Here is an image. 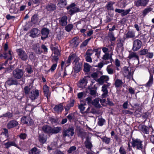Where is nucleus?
<instances>
[{"instance_id": "1", "label": "nucleus", "mask_w": 154, "mask_h": 154, "mask_svg": "<svg viewBox=\"0 0 154 154\" xmlns=\"http://www.w3.org/2000/svg\"><path fill=\"white\" fill-rule=\"evenodd\" d=\"M42 131L45 133L49 135L53 134L58 133L61 130L60 127H56L52 128L49 125H45L42 128Z\"/></svg>"}, {"instance_id": "2", "label": "nucleus", "mask_w": 154, "mask_h": 154, "mask_svg": "<svg viewBox=\"0 0 154 154\" xmlns=\"http://www.w3.org/2000/svg\"><path fill=\"white\" fill-rule=\"evenodd\" d=\"M142 142V141L140 139H133L131 142L132 146L133 148H136L137 149L142 150L143 148Z\"/></svg>"}, {"instance_id": "3", "label": "nucleus", "mask_w": 154, "mask_h": 154, "mask_svg": "<svg viewBox=\"0 0 154 154\" xmlns=\"http://www.w3.org/2000/svg\"><path fill=\"white\" fill-rule=\"evenodd\" d=\"M62 134L63 137L64 138H65L66 136L72 137L74 134V128L72 126L69 127L67 129L63 130Z\"/></svg>"}, {"instance_id": "4", "label": "nucleus", "mask_w": 154, "mask_h": 154, "mask_svg": "<svg viewBox=\"0 0 154 154\" xmlns=\"http://www.w3.org/2000/svg\"><path fill=\"white\" fill-rule=\"evenodd\" d=\"M19 58L23 61H26L28 58V56L25 52L22 49H17L16 50Z\"/></svg>"}, {"instance_id": "5", "label": "nucleus", "mask_w": 154, "mask_h": 154, "mask_svg": "<svg viewBox=\"0 0 154 154\" xmlns=\"http://www.w3.org/2000/svg\"><path fill=\"white\" fill-rule=\"evenodd\" d=\"M142 42L139 39L134 40L133 42V46L132 50L134 51H136L139 50L142 46Z\"/></svg>"}, {"instance_id": "6", "label": "nucleus", "mask_w": 154, "mask_h": 154, "mask_svg": "<svg viewBox=\"0 0 154 154\" xmlns=\"http://www.w3.org/2000/svg\"><path fill=\"white\" fill-rule=\"evenodd\" d=\"M23 72L22 69H16L13 72V76L16 79H20L23 76Z\"/></svg>"}, {"instance_id": "7", "label": "nucleus", "mask_w": 154, "mask_h": 154, "mask_svg": "<svg viewBox=\"0 0 154 154\" xmlns=\"http://www.w3.org/2000/svg\"><path fill=\"white\" fill-rule=\"evenodd\" d=\"M123 74L125 77H132L133 72H131V69L129 66H125L123 68Z\"/></svg>"}, {"instance_id": "8", "label": "nucleus", "mask_w": 154, "mask_h": 154, "mask_svg": "<svg viewBox=\"0 0 154 154\" xmlns=\"http://www.w3.org/2000/svg\"><path fill=\"white\" fill-rule=\"evenodd\" d=\"M76 62L74 63L73 69L75 73L79 72L81 69L82 67V64L81 62H79V60H75Z\"/></svg>"}, {"instance_id": "9", "label": "nucleus", "mask_w": 154, "mask_h": 154, "mask_svg": "<svg viewBox=\"0 0 154 154\" xmlns=\"http://www.w3.org/2000/svg\"><path fill=\"white\" fill-rule=\"evenodd\" d=\"M109 80V78L108 76L103 75L101 76L99 78L96 80V81L100 85H103L104 82L108 84L107 81Z\"/></svg>"}, {"instance_id": "10", "label": "nucleus", "mask_w": 154, "mask_h": 154, "mask_svg": "<svg viewBox=\"0 0 154 154\" xmlns=\"http://www.w3.org/2000/svg\"><path fill=\"white\" fill-rule=\"evenodd\" d=\"M77 130V135L78 137H81L82 140L85 138L86 139L88 136H91L89 134H87L86 132H85L83 129L80 127H78Z\"/></svg>"}, {"instance_id": "11", "label": "nucleus", "mask_w": 154, "mask_h": 154, "mask_svg": "<svg viewBox=\"0 0 154 154\" xmlns=\"http://www.w3.org/2000/svg\"><path fill=\"white\" fill-rule=\"evenodd\" d=\"M79 57H78L75 54L72 53L69 57L67 63H68L70 64L71 62L72 61L74 60V61L73 62V63L76 62V60H79Z\"/></svg>"}, {"instance_id": "12", "label": "nucleus", "mask_w": 154, "mask_h": 154, "mask_svg": "<svg viewBox=\"0 0 154 154\" xmlns=\"http://www.w3.org/2000/svg\"><path fill=\"white\" fill-rule=\"evenodd\" d=\"M149 72L150 73L149 79L148 82L146 84V86L147 87H149L152 85L153 82V75L150 73V71L154 73V67L152 66L150 68V70L148 69Z\"/></svg>"}, {"instance_id": "13", "label": "nucleus", "mask_w": 154, "mask_h": 154, "mask_svg": "<svg viewBox=\"0 0 154 154\" xmlns=\"http://www.w3.org/2000/svg\"><path fill=\"white\" fill-rule=\"evenodd\" d=\"M149 2V0H138L134 2V4L137 7H145L147 5Z\"/></svg>"}, {"instance_id": "14", "label": "nucleus", "mask_w": 154, "mask_h": 154, "mask_svg": "<svg viewBox=\"0 0 154 154\" xmlns=\"http://www.w3.org/2000/svg\"><path fill=\"white\" fill-rule=\"evenodd\" d=\"M49 32V30L47 28H43L41 30L42 36L41 39L44 40L46 38L48 37V34Z\"/></svg>"}, {"instance_id": "15", "label": "nucleus", "mask_w": 154, "mask_h": 154, "mask_svg": "<svg viewBox=\"0 0 154 154\" xmlns=\"http://www.w3.org/2000/svg\"><path fill=\"white\" fill-rule=\"evenodd\" d=\"M19 124L18 122L15 119L11 120L10 121L7 125V128L8 129H11L17 127Z\"/></svg>"}, {"instance_id": "16", "label": "nucleus", "mask_w": 154, "mask_h": 154, "mask_svg": "<svg viewBox=\"0 0 154 154\" xmlns=\"http://www.w3.org/2000/svg\"><path fill=\"white\" fill-rule=\"evenodd\" d=\"M91 136H88L86 137V140L84 144L86 147L88 149H91L93 145L91 142Z\"/></svg>"}, {"instance_id": "17", "label": "nucleus", "mask_w": 154, "mask_h": 154, "mask_svg": "<svg viewBox=\"0 0 154 154\" xmlns=\"http://www.w3.org/2000/svg\"><path fill=\"white\" fill-rule=\"evenodd\" d=\"M128 60H137L138 63L139 62V57L136 53L134 52H131L129 54L128 57Z\"/></svg>"}, {"instance_id": "18", "label": "nucleus", "mask_w": 154, "mask_h": 154, "mask_svg": "<svg viewBox=\"0 0 154 154\" xmlns=\"http://www.w3.org/2000/svg\"><path fill=\"white\" fill-rule=\"evenodd\" d=\"M47 138V135L43 133L41 134L38 133V140L40 143H44L46 142Z\"/></svg>"}, {"instance_id": "19", "label": "nucleus", "mask_w": 154, "mask_h": 154, "mask_svg": "<svg viewBox=\"0 0 154 154\" xmlns=\"http://www.w3.org/2000/svg\"><path fill=\"white\" fill-rule=\"evenodd\" d=\"M39 92L38 90H35V91H31L29 94V97L32 100H34L39 96Z\"/></svg>"}, {"instance_id": "20", "label": "nucleus", "mask_w": 154, "mask_h": 154, "mask_svg": "<svg viewBox=\"0 0 154 154\" xmlns=\"http://www.w3.org/2000/svg\"><path fill=\"white\" fill-rule=\"evenodd\" d=\"M111 84L110 83H108L107 84H104L102 87V91L103 92L102 94L103 97H105L108 93V91L107 89L109 86H110Z\"/></svg>"}, {"instance_id": "21", "label": "nucleus", "mask_w": 154, "mask_h": 154, "mask_svg": "<svg viewBox=\"0 0 154 154\" xmlns=\"http://www.w3.org/2000/svg\"><path fill=\"white\" fill-rule=\"evenodd\" d=\"M131 10L130 9L127 10H125L124 9H120L116 8L115 9V11L119 13H121L122 16H124L128 14Z\"/></svg>"}, {"instance_id": "22", "label": "nucleus", "mask_w": 154, "mask_h": 154, "mask_svg": "<svg viewBox=\"0 0 154 154\" xmlns=\"http://www.w3.org/2000/svg\"><path fill=\"white\" fill-rule=\"evenodd\" d=\"M67 17L66 16L62 17L59 20V24L62 26H65L67 23Z\"/></svg>"}, {"instance_id": "23", "label": "nucleus", "mask_w": 154, "mask_h": 154, "mask_svg": "<svg viewBox=\"0 0 154 154\" xmlns=\"http://www.w3.org/2000/svg\"><path fill=\"white\" fill-rule=\"evenodd\" d=\"M22 122L24 124L31 125L33 123L32 120L29 117L23 116L21 118Z\"/></svg>"}, {"instance_id": "24", "label": "nucleus", "mask_w": 154, "mask_h": 154, "mask_svg": "<svg viewBox=\"0 0 154 154\" xmlns=\"http://www.w3.org/2000/svg\"><path fill=\"white\" fill-rule=\"evenodd\" d=\"M40 33V31L37 29L34 28L32 29L30 32V36L34 38L38 36Z\"/></svg>"}, {"instance_id": "25", "label": "nucleus", "mask_w": 154, "mask_h": 154, "mask_svg": "<svg viewBox=\"0 0 154 154\" xmlns=\"http://www.w3.org/2000/svg\"><path fill=\"white\" fill-rule=\"evenodd\" d=\"M79 40L78 38L75 37L70 41V46L73 48L76 47L79 45Z\"/></svg>"}, {"instance_id": "26", "label": "nucleus", "mask_w": 154, "mask_h": 154, "mask_svg": "<svg viewBox=\"0 0 154 154\" xmlns=\"http://www.w3.org/2000/svg\"><path fill=\"white\" fill-rule=\"evenodd\" d=\"M56 5L53 3H48L46 6V8L47 11L52 12L56 9Z\"/></svg>"}, {"instance_id": "27", "label": "nucleus", "mask_w": 154, "mask_h": 154, "mask_svg": "<svg viewBox=\"0 0 154 154\" xmlns=\"http://www.w3.org/2000/svg\"><path fill=\"white\" fill-rule=\"evenodd\" d=\"M54 112L57 113H61L63 110L62 103H60L58 105H56L54 108Z\"/></svg>"}, {"instance_id": "28", "label": "nucleus", "mask_w": 154, "mask_h": 154, "mask_svg": "<svg viewBox=\"0 0 154 154\" xmlns=\"http://www.w3.org/2000/svg\"><path fill=\"white\" fill-rule=\"evenodd\" d=\"M43 90L45 96L47 97V99H48V97L50 95V93L48 87L46 85L43 87Z\"/></svg>"}, {"instance_id": "29", "label": "nucleus", "mask_w": 154, "mask_h": 154, "mask_svg": "<svg viewBox=\"0 0 154 154\" xmlns=\"http://www.w3.org/2000/svg\"><path fill=\"white\" fill-rule=\"evenodd\" d=\"M6 83L7 85H17L19 84L17 81L16 79H9L6 81Z\"/></svg>"}, {"instance_id": "30", "label": "nucleus", "mask_w": 154, "mask_h": 154, "mask_svg": "<svg viewBox=\"0 0 154 154\" xmlns=\"http://www.w3.org/2000/svg\"><path fill=\"white\" fill-rule=\"evenodd\" d=\"M33 49L37 54H40L42 52L40 49V47L38 44H35L33 45Z\"/></svg>"}, {"instance_id": "31", "label": "nucleus", "mask_w": 154, "mask_h": 154, "mask_svg": "<svg viewBox=\"0 0 154 154\" xmlns=\"http://www.w3.org/2000/svg\"><path fill=\"white\" fill-rule=\"evenodd\" d=\"M4 145L5 146V147L6 149H8L10 146H14L18 148H19L17 146V145L13 141H8L5 143Z\"/></svg>"}, {"instance_id": "32", "label": "nucleus", "mask_w": 154, "mask_h": 154, "mask_svg": "<svg viewBox=\"0 0 154 154\" xmlns=\"http://www.w3.org/2000/svg\"><path fill=\"white\" fill-rule=\"evenodd\" d=\"M87 84V82L86 80L83 79L79 81L78 86L79 87L83 88Z\"/></svg>"}, {"instance_id": "33", "label": "nucleus", "mask_w": 154, "mask_h": 154, "mask_svg": "<svg viewBox=\"0 0 154 154\" xmlns=\"http://www.w3.org/2000/svg\"><path fill=\"white\" fill-rule=\"evenodd\" d=\"M75 100H73L72 101H71V102L70 103L66 105V106L65 107V109L66 110V113L65 114V115L68 113V111L69 110L70 108L71 107H72L74 104Z\"/></svg>"}, {"instance_id": "34", "label": "nucleus", "mask_w": 154, "mask_h": 154, "mask_svg": "<svg viewBox=\"0 0 154 154\" xmlns=\"http://www.w3.org/2000/svg\"><path fill=\"white\" fill-rule=\"evenodd\" d=\"M124 84L122 81L120 79H117L115 81L114 85L116 88H119L121 87Z\"/></svg>"}, {"instance_id": "35", "label": "nucleus", "mask_w": 154, "mask_h": 154, "mask_svg": "<svg viewBox=\"0 0 154 154\" xmlns=\"http://www.w3.org/2000/svg\"><path fill=\"white\" fill-rule=\"evenodd\" d=\"M115 3L113 2H109L106 6L107 10H114V8L113 7V5Z\"/></svg>"}, {"instance_id": "36", "label": "nucleus", "mask_w": 154, "mask_h": 154, "mask_svg": "<svg viewBox=\"0 0 154 154\" xmlns=\"http://www.w3.org/2000/svg\"><path fill=\"white\" fill-rule=\"evenodd\" d=\"M40 151L35 147H34L29 151V154H40Z\"/></svg>"}, {"instance_id": "37", "label": "nucleus", "mask_w": 154, "mask_h": 154, "mask_svg": "<svg viewBox=\"0 0 154 154\" xmlns=\"http://www.w3.org/2000/svg\"><path fill=\"white\" fill-rule=\"evenodd\" d=\"M32 87L31 85H29V86H26L25 87L24 89V93L26 95H29L30 94L29 92L30 90H31L32 88Z\"/></svg>"}, {"instance_id": "38", "label": "nucleus", "mask_w": 154, "mask_h": 154, "mask_svg": "<svg viewBox=\"0 0 154 154\" xmlns=\"http://www.w3.org/2000/svg\"><path fill=\"white\" fill-rule=\"evenodd\" d=\"M135 32L133 31H129L126 34V37L127 38H133L135 36Z\"/></svg>"}, {"instance_id": "39", "label": "nucleus", "mask_w": 154, "mask_h": 154, "mask_svg": "<svg viewBox=\"0 0 154 154\" xmlns=\"http://www.w3.org/2000/svg\"><path fill=\"white\" fill-rule=\"evenodd\" d=\"M80 11V9L77 7H74L70 9L69 11V14L72 15L74 13Z\"/></svg>"}, {"instance_id": "40", "label": "nucleus", "mask_w": 154, "mask_h": 154, "mask_svg": "<svg viewBox=\"0 0 154 154\" xmlns=\"http://www.w3.org/2000/svg\"><path fill=\"white\" fill-rule=\"evenodd\" d=\"M105 122L106 121L105 119L103 118L102 116H99L98 121L97 122L98 125L100 126H103L105 123Z\"/></svg>"}, {"instance_id": "41", "label": "nucleus", "mask_w": 154, "mask_h": 154, "mask_svg": "<svg viewBox=\"0 0 154 154\" xmlns=\"http://www.w3.org/2000/svg\"><path fill=\"white\" fill-rule=\"evenodd\" d=\"M66 5V0H60L59 2L57 4L58 6L61 8L64 7Z\"/></svg>"}, {"instance_id": "42", "label": "nucleus", "mask_w": 154, "mask_h": 154, "mask_svg": "<svg viewBox=\"0 0 154 154\" xmlns=\"http://www.w3.org/2000/svg\"><path fill=\"white\" fill-rule=\"evenodd\" d=\"M51 50L53 51L54 54L57 55H59L60 54V51L57 48L53 46L51 47Z\"/></svg>"}, {"instance_id": "43", "label": "nucleus", "mask_w": 154, "mask_h": 154, "mask_svg": "<svg viewBox=\"0 0 154 154\" xmlns=\"http://www.w3.org/2000/svg\"><path fill=\"white\" fill-rule=\"evenodd\" d=\"M91 66L88 63H85L84 65V70L86 72H88L90 71Z\"/></svg>"}, {"instance_id": "44", "label": "nucleus", "mask_w": 154, "mask_h": 154, "mask_svg": "<svg viewBox=\"0 0 154 154\" xmlns=\"http://www.w3.org/2000/svg\"><path fill=\"white\" fill-rule=\"evenodd\" d=\"M112 65H108L106 68V70L108 74H112L113 73L114 71L112 67Z\"/></svg>"}, {"instance_id": "45", "label": "nucleus", "mask_w": 154, "mask_h": 154, "mask_svg": "<svg viewBox=\"0 0 154 154\" xmlns=\"http://www.w3.org/2000/svg\"><path fill=\"white\" fill-rule=\"evenodd\" d=\"M100 137L102 140L103 142L106 144H108L110 142V139L109 138H108L106 136L102 137Z\"/></svg>"}, {"instance_id": "46", "label": "nucleus", "mask_w": 154, "mask_h": 154, "mask_svg": "<svg viewBox=\"0 0 154 154\" xmlns=\"http://www.w3.org/2000/svg\"><path fill=\"white\" fill-rule=\"evenodd\" d=\"M141 130L144 133L146 134H149L148 128L145 125H143L141 126Z\"/></svg>"}, {"instance_id": "47", "label": "nucleus", "mask_w": 154, "mask_h": 154, "mask_svg": "<svg viewBox=\"0 0 154 154\" xmlns=\"http://www.w3.org/2000/svg\"><path fill=\"white\" fill-rule=\"evenodd\" d=\"M99 101L98 99H95L92 102L93 105L97 108H100L101 106L99 103Z\"/></svg>"}, {"instance_id": "48", "label": "nucleus", "mask_w": 154, "mask_h": 154, "mask_svg": "<svg viewBox=\"0 0 154 154\" xmlns=\"http://www.w3.org/2000/svg\"><path fill=\"white\" fill-rule=\"evenodd\" d=\"M152 9V8L150 7L146 8L143 11V15L144 16H145L147 13L151 11Z\"/></svg>"}, {"instance_id": "49", "label": "nucleus", "mask_w": 154, "mask_h": 154, "mask_svg": "<svg viewBox=\"0 0 154 154\" xmlns=\"http://www.w3.org/2000/svg\"><path fill=\"white\" fill-rule=\"evenodd\" d=\"M3 116L5 117H8L10 119H13V115L12 113L8 112L5 113L3 114Z\"/></svg>"}, {"instance_id": "50", "label": "nucleus", "mask_w": 154, "mask_h": 154, "mask_svg": "<svg viewBox=\"0 0 154 154\" xmlns=\"http://www.w3.org/2000/svg\"><path fill=\"white\" fill-rule=\"evenodd\" d=\"M72 72L71 71V69L65 68L64 69L63 77H65L66 75H68L71 74Z\"/></svg>"}, {"instance_id": "51", "label": "nucleus", "mask_w": 154, "mask_h": 154, "mask_svg": "<svg viewBox=\"0 0 154 154\" xmlns=\"http://www.w3.org/2000/svg\"><path fill=\"white\" fill-rule=\"evenodd\" d=\"M88 88L89 89L90 94L92 96H96V93L97 88H95V89H93L90 87H89Z\"/></svg>"}, {"instance_id": "52", "label": "nucleus", "mask_w": 154, "mask_h": 154, "mask_svg": "<svg viewBox=\"0 0 154 154\" xmlns=\"http://www.w3.org/2000/svg\"><path fill=\"white\" fill-rule=\"evenodd\" d=\"M11 51L10 50H9L8 51V53H4V54L5 55V56H3V57L5 58H7V57L9 56H10V57L8 59V60H11L12 59V57L11 56Z\"/></svg>"}, {"instance_id": "53", "label": "nucleus", "mask_w": 154, "mask_h": 154, "mask_svg": "<svg viewBox=\"0 0 154 154\" xmlns=\"http://www.w3.org/2000/svg\"><path fill=\"white\" fill-rule=\"evenodd\" d=\"M37 20V15L36 14H34L32 17L31 22L34 23H35Z\"/></svg>"}, {"instance_id": "54", "label": "nucleus", "mask_w": 154, "mask_h": 154, "mask_svg": "<svg viewBox=\"0 0 154 154\" xmlns=\"http://www.w3.org/2000/svg\"><path fill=\"white\" fill-rule=\"evenodd\" d=\"M73 25L72 24H69L66 26L65 28L66 31L69 32H70L73 28Z\"/></svg>"}, {"instance_id": "55", "label": "nucleus", "mask_w": 154, "mask_h": 154, "mask_svg": "<svg viewBox=\"0 0 154 154\" xmlns=\"http://www.w3.org/2000/svg\"><path fill=\"white\" fill-rule=\"evenodd\" d=\"M85 106H86V105L85 103L84 104L81 103L79 106V108L80 109L82 113H83L82 112L84 110L85 108Z\"/></svg>"}, {"instance_id": "56", "label": "nucleus", "mask_w": 154, "mask_h": 154, "mask_svg": "<svg viewBox=\"0 0 154 154\" xmlns=\"http://www.w3.org/2000/svg\"><path fill=\"white\" fill-rule=\"evenodd\" d=\"M76 149V147L75 146H72L70 147L67 151L69 153H71L75 151Z\"/></svg>"}, {"instance_id": "57", "label": "nucleus", "mask_w": 154, "mask_h": 154, "mask_svg": "<svg viewBox=\"0 0 154 154\" xmlns=\"http://www.w3.org/2000/svg\"><path fill=\"white\" fill-rule=\"evenodd\" d=\"M91 76L92 78H94V79L96 80V79L99 77V72H93L91 74Z\"/></svg>"}, {"instance_id": "58", "label": "nucleus", "mask_w": 154, "mask_h": 154, "mask_svg": "<svg viewBox=\"0 0 154 154\" xmlns=\"http://www.w3.org/2000/svg\"><path fill=\"white\" fill-rule=\"evenodd\" d=\"M93 53V51L91 49H88L86 52V56H91Z\"/></svg>"}, {"instance_id": "59", "label": "nucleus", "mask_w": 154, "mask_h": 154, "mask_svg": "<svg viewBox=\"0 0 154 154\" xmlns=\"http://www.w3.org/2000/svg\"><path fill=\"white\" fill-rule=\"evenodd\" d=\"M109 36L110 38V40L114 41L116 39V38L114 36L113 32H110L109 34Z\"/></svg>"}, {"instance_id": "60", "label": "nucleus", "mask_w": 154, "mask_h": 154, "mask_svg": "<svg viewBox=\"0 0 154 154\" xmlns=\"http://www.w3.org/2000/svg\"><path fill=\"white\" fill-rule=\"evenodd\" d=\"M119 152L121 154H126V152L123 147L121 146L119 149Z\"/></svg>"}, {"instance_id": "61", "label": "nucleus", "mask_w": 154, "mask_h": 154, "mask_svg": "<svg viewBox=\"0 0 154 154\" xmlns=\"http://www.w3.org/2000/svg\"><path fill=\"white\" fill-rule=\"evenodd\" d=\"M124 42V40H123L120 39L117 43V47L119 48L123 47Z\"/></svg>"}, {"instance_id": "62", "label": "nucleus", "mask_w": 154, "mask_h": 154, "mask_svg": "<svg viewBox=\"0 0 154 154\" xmlns=\"http://www.w3.org/2000/svg\"><path fill=\"white\" fill-rule=\"evenodd\" d=\"M129 93L131 94H134L135 93V90L131 87H129L128 88Z\"/></svg>"}, {"instance_id": "63", "label": "nucleus", "mask_w": 154, "mask_h": 154, "mask_svg": "<svg viewBox=\"0 0 154 154\" xmlns=\"http://www.w3.org/2000/svg\"><path fill=\"white\" fill-rule=\"evenodd\" d=\"M148 50L147 49H143L139 52L140 55H144L148 53Z\"/></svg>"}, {"instance_id": "64", "label": "nucleus", "mask_w": 154, "mask_h": 154, "mask_svg": "<svg viewBox=\"0 0 154 154\" xmlns=\"http://www.w3.org/2000/svg\"><path fill=\"white\" fill-rule=\"evenodd\" d=\"M4 131L2 132L3 134L5 136L6 138L8 137V130L5 128L3 129Z\"/></svg>"}]
</instances>
